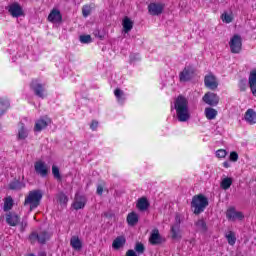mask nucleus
<instances>
[{"instance_id": "obj_13", "label": "nucleus", "mask_w": 256, "mask_h": 256, "mask_svg": "<svg viewBox=\"0 0 256 256\" xmlns=\"http://www.w3.org/2000/svg\"><path fill=\"white\" fill-rule=\"evenodd\" d=\"M49 125H51V119L47 117L40 118L35 122L34 131L39 133L43 131V129H46Z\"/></svg>"}, {"instance_id": "obj_42", "label": "nucleus", "mask_w": 256, "mask_h": 256, "mask_svg": "<svg viewBox=\"0 0 256 256\" xmlns=\"http://www.w3.org/2000/svg\"><path fill=\"white\" fill-rule=\"evenodd\" d=\"M216 157H218V159H225V157H227V151L224 149L216 151Z\"/></svg>"}, {"instance_id": "obj_9", "label": "nucleus", "mask_w": 256, "mask_h": 256, "mask_svg": "<svg viewBox=\"0 0 256 256\" xmlns=\"http://www.w3.org/2000/svg\"><path fill=\"white\" fill-rule=\"evenodd\" d=\"M204 85L208 89H211V91H215L217 87H219V82L217 81V77L213 74H208L204 78Z\"/></svg>"}, {"instance_id": "obj_11", "label": "nucleus", "mask_w": 256, "mask_h": 256, "mask_svg": "<svg viewBox=\"0 0 256 256\" xmlns=\"http://www.w3.org/2000/svg\"><path fill=\"white\" fill-rule=\"evenodd\" d=\"M49 237H51V235L47 232H40L39 234H37V232H33L29 239L31 243H35V241H38V243H45L49 240Z\"/></svg>"}, {"instance_id": "obj_18", "label": "nucleus", "mask_w": 256, "mask_h": 256, "mask_svg": "<svg viewBox=\"0 0 256 256\" xmlns=\"http://www.w3.org/2000/svg\"><path fill=\"white\" fill-rule=\"evenodd\" d=\"M19 221H21V219L16 213L9 212L6 214V223H8L10 227H17V225H19Z\"/></svg>"}, {"instance_id": "obj_50", "label": "nucleus", "mask_w": 256, "mask_h": 256, "mask_svg": "<svg viewBox=\"0 0 256 256\" xmlns=\"http://www.w3.org/2000/svg\"><path fill=\"white\" fill-rule=\"evenodd\" d=\"M29 256H35V254H30Z\"/></svg>"}, {"instance_id": "obj_10", "label": "nucleus", "mask_w": 256, "mask_h": 256, "mask_svg": "<svg viewBox=\"0 0 256 256\" xmlns=\"http://www.w3.org/2000/svg\"><path fill=\"white\" fill-rule=\"evenodd\" d=\"M8 12L13 17H23L25 15V12H23V7H21L17 2H14L8 6Z\"/></svg>"}, {"instance_id": "obj_5", "label": "nucleus", "mask_w": 256, "mask_h": 256, "mask_svg": "<svg viewBox=\"0 0 256 256\" xmlns=\"http://www.w3.org/2000/svg\"><path fill=\"white\" fill-rule=\"evenodd\" d=\"M30 89L34 92L36 97L45 99V86L39 82V80H32L30 83Z\"/></svg>"}, {"instance_id": "obj_40", "label": "nucleus", "mask_w": 256, "mask_h": 256, "mask_svg": "<svg viewBox=\"0 0 256 256\" xmlns=\"http://www.w3.org/2000/svg\"><path fill=\"white\" fill-rule=\"evenodd\" d=\"M82 13L84 17H89V15H91V6L89 5L83 6Z\"/></svg>"}, {"instance_id": "obj_6", "label": "nucleus", "mask_w": 256, "mask_h": 256, "mask_svg": "<svg viewBox=\"0 0 256 256\" xmlns=\"http://www.w3.org/2000/svg\"><path fill=\"white\" fill-rule=\"evenodd\" d=\"M226 217L228 221H243V219H245V215H243V212L236 211L234 207H230L227 209Z\"/></svg>"}, {"instance_id": "obj_3", "label": "nucleus", "mask_w": 256, "mask_h": 256, "mask_svg": "<svg viewBox=\"0 0 256 256\" xmlns=\"http://www.w3.org/2000/svg\"><path fill=\"white\" fill-rule=\"evenodd\" d=\"M209 205V200L203 194L195 195L192 198L191 208L195 215H201Z\"/></svg>"}, {"instance_id": "obj_17", "label": "nucleus", "mask_w": 256, "mask_h": 256, "mask_svg": "<svg viewBox=\"0 0 256 256\" xmlns=\"http://www.w3.org/2000/svg\"><path fill=\"white\" fill-rule=\"evenodd\" d=\"M244 121L248 125H256V111L253 109H248L244 114Z\"/></svg>"}, {"instance_id": "obj_12", "label": "nucleus", "mask_w": 256, "mask_h": 256, "mask_svg": "<svg viewBox=\"0 0 256 256\" xmlns=\"http://www.w3.org/2000/svg\"><path fill=\"white\" fill-rule=\"evenodd\" d=\"M34 169L40 177H47L49 174V166H47L43 161H37L34 164Z\"/></svg>"}, {"instance_id": "obj_31", "label": "nucleus", "mask_w": 256, "mask_h": 256, "mask_svg": "<svg viewBox=\"0 0 256 256\" xmlns=\"http://www.w3.org/2000/svg\"><path fill=\"white\" fill-rule=\"evenodd\" d=\"M225 237L229 245L233 246L237 243V236H235V232L229 231L225 234Z\"/></svg>"}, {"instance_id": "obj_15", "label": "nucleus", "mask_w": 256, "mask_h": 256, "mask_svg": "<svg viewBox=\"0 0 256 256\" xmlns=\"http://www.w3.org/2000/svg\"><path fill=\"white\" fill-rule=\"evenodd\" d=\"M48 21L50 23H61L63 21V16L61 15V11L57 8H53L48 15Z\"/></svg>"}, {"instance_id": "obj_34", "label": "nucleus", "mask_w": 256, "mask_h": 256, "mask_svg": "<svg viewBox=\"0 0 256 256\" xmlns=\"http://www.w3.org/2000/svg\"><path fill=\"white\" fill-rule=\"evenodd\" d=\"M221 20L223 21V23H233V12H224L221 15Z\"/></svg>"}, {"instance_id": "obj_38", "label": "nucleus", "mask_w": 256, "mask_h": 256, "mask_svg": "<svg viewBox=\"0 0 256 256\" xmlns=\"http://www.w3.org/2000/svg\"><path fill=\"white\" fill-rule=\"evenodd\" d=\"M52 175L54 178L57 179V181H61L62 177H61V173L59 171V167L53 165L52 166Z\"/></svg>"}, {"instance_id": "obj_44", "label": "nucleus", "mask_w": 256, "mask_h": 256, "mask_svg": "<svg viewBox=\"0 0 256 256\" xmlns=\"http://www.w3.org/2000/svg\"><path fill=\"white\" fill-rule=\"evenodd\" d=\"M94 36L97 37L98 39H101V41H103L105 39V36L103 34H101V32L99 30L94 31Z\"/></svg>"}, {"instance_id": "obj_32", "label": "nucleus", "mask_w": 256, "mask_h": 256, "mask_svg": "<svg viewBox=\"0 0 256 256\" xmlns=\"http://www.w3.org/2000/svg\"><path fill=\"white\" fill-rule=\"evenodd\" d=\"M114 95H115L118 103H121V104L125 103V92H123V90H121L119 88L116 89L114 91Z\"/></svg>"}, {"instance_id": "obj_39", "label": "nucleus", "mask_w": 256, "mask_h": 256, "mask_svg": "<svg viewBox=\"0 0 256 256\" xmlns=\"http://www.w3.org/2000/svg\"><path fill=\"white\" fill-rule=\"evenodd\" d=\"M134 249L138 255H143V253H145V246L142 243H136Z\"/></svg>"}, {"instance_id": "obj_41", "label": "nucleus", "mask_w": 256, "mask_h": 256, "mask_svg": "<svg viewBox=\"0 0 256 256\" xmlns=\"http://www.w3.org/2000/svg\"><path fill=\"white\" fill-rule=\"evenodd\" d=\"M93 39L91 38V35H82L80 36V42L81 43H92Z\"/></svg>"}, {"instance_id": "obj_37", "label": "nucleus", "mask_w": 256, "mask_h": 256, "mask_svg": "<svg viewBox=\"0 0 256 256\" xmlns=\"http://www.w3.org/2000/svg\"><path fill=\"white\" fill-rule=\"evenodd\" d=\"M231 185H233V179L231 178H224L221 182V187L227 191V189H229V187H231Z\"/></svg>"}, {"instance_id": "obj_29", "label": "nucleus", "mask_w": 256, "mask_h": 256, "mask_svg": "<svg viewBox=\"0 0 256 256\" xmlns=\"http://www.w3.org/2000/svg\"><path fill=\"white\" fill-rule=\"evenodd\" d=\"M25 183L19 181V180H14L9 184V189L12 191H19L21 189H24Z\"/></svg>"}, {"instance_id": "obj_36", "label": "nucleus", "mask_w": 256, "mask_h": 256, "mask_svg": "<svg viewBox=\"0 0 256 256\" xmlns=\"http://www.w3.org/2000/svg\"><path fill=\"white\" fill-rule=\"evenodd\" d=\"M57 201L63 206L65 207V205H67V203H69V197H67V195H65L64 193H59L57 195Z\"/></svg>"}, {"instance_id": "obj_2", "label": "nucleus", "mask_w": 256, "mask_h": 256, "mask_svg": "<svg viewBox=\"0 0 256 256\" xmlns=\"http://www.w3.org/2000/svg\"><path fill=\"white\" fill-rule=\"evenodd\" d=\"M43 199V192L41 190H32L25 197L24 207H29L30 211L37 209Z\"/></svg>"}, {"instance_id": "obj_1", "label": "nucleus", "mask_w": 256, "mask_h": 256, "mask_svg": "<svg viewBox=\"0 0 256 256\" xmlns=\"http://www.w3.org/2000/svg\"><path fill=\"white\" fill-rule=\"evenodd\" d=\"M174 108L176 111V116L180 123H186L191 119V112L189 111V100L184 96H178L174 101Z\"/></svg>"}, {"instance_id": "obj_33", "label": "nucleus", "mask_w": 256, "mask_h": 256, "mask_svg": "<svg viewBox=\"0 0 256 256\" xmlns=\"http://www.w3.org/2000/svg\"><path fill=\"white\" fill-rule=\"evenodd\" d=\"M29 133L27 132V129H25V125L20 124V128L18 130V139L24 140L27 139Z\"/></svg>"}, {"instance_id": "obj_30", "label": "nucleus", "mask_w": 256, "mask_h": 256, "mask_svg": "<svg viewBox=\"0 0 256 256\" xmlns=\"http://www.w3.org/2000/svg\"><path fill=\"white\" fill-rule=\"evenodd\" d=\"M125 241H126L125 237L123 236L117 237L112 243L113 249H121V247L125 245Z\"/></svg>"}, {"instance_id": "obj_35", "label": "nucleus", "mask_w": 256, "mask_h": 256, "mask_svg": "<svg viewBox=\"0 0 256 256\" xmlns=\"http://www.w3.org/2000/svg\"><path fill=\"white\" fill-rule=\"evenodd\" d=\"M13 209V198L8 196L4 200V211H11Z\"/></svg>"}, {"instance_id": "obj_14", "label": "nucleus", "mask_w": 256, "mask_h": 256, "mask_svg": "<svg viewBox=\"0 0 256 256\" xmlns=\"http://www.w3.org/2000/svg\"><path fill=\"white\" fill-rule=\"evenodd\" d=\"M85 205H87V198L85 196L76 194L75 200L72 204L73 209L79 211V209H85Z\"/></svg>"}, {"instance_id": "obj_21", "label": "nucleus", "mask_w": 256, "mask_h": 256, "mask_svg": "<svg viewBox=\"0 0 256 256\" xmlns=\"http://www.w3.org/2000/svg\"><path fill=\"white\" fill-rule=\"evenodd\" d=\"M249 86L251 93L256 97V70H252L249 75Z\"/></svg>"}, {"instance_id": "obj_23", "label": "nucleus", "mask_w": 256, "mask_h": 256, "mask_svg": "<svg viewBox=\"0 0 256 256\" xmlns=\"http://www.w3.org/2000/svg\"><path fill=\"white\" fill-rule=\"evenodd\" d=\"M11 107V103L9 102V99L6 97L0 98V117H3L5 113H7V109Z\"/></svg>"}, {"instance_id": "obj_24", "label": "nucleus", "mask_w": 256, "mask_h": 256, "mask_svg": "<svg viewBox=\"0 0 256 256\" xmlns=\"http://www.w3.org/2000/svg\"><path fill=\"white\" fill-rule=\"evenodd\" d=\"M204 115L208 121H213V119H216L218 112L212 107H207L204 110Z\"/></svg>"}, {"instance_id": "obj_48", "label": "nucleus", "mask_w": 256, "mask_h": 256, "mask_svg": "<svg viewBox=\"0 0 256 256\" xmlns=\"http://www.w3.org/2000/svg\"><path fill=\"white\" fill-rule=\"evenodd\" d=\"M223 167H225L226 169H229V167H231V164L229 162H224Z\"/></svg>"}, {"instance_id": "obj_46", "label": "nucleus", "mask_w": 256, "mask_h": 256, "mask_svg": "<svg viewBox=\"0 0 256 256\" xmlns=\"http://www.w3.org/2000/svg\"><path fill=\"white\" fill-rule=\"evenodd\" d=\"M126 256H137V252L135 250H128Z\"/></svg>"}, {"instance_id": "obj_25", "label": "nucleus", "mask_w": 256, "mask_h": 256, "mask_svg": "<svg viewBox=\"0 0 256 256\" xmlns=\"http://www.w3.org/2000/svg\"><path fill=\"white\" fill-rule=\"evenodd\" d=\"M136 207L137 209H139V211H147V209H149V201L147 200V198L142 197L138 199Z\"/></svg>"}, {"instance_id": "obj_22", "label": "nucleus", "mask_w": 256, "mask_h": 256, "mask_svg": "<svg viewBox=\"0 0 256 256\" xmlns=\"http://www.w3.org/2000/svg\"><path fill=\"white\" fill-rule=\"evenodd\" d=\"M70 245L75 251H81V249H83V242L79 239V236H72L70 239Z\"/></svg>"}, {"instance_id": "obj_8", "label": "nucleus", "mask_w": 256, "mask_h": 256, "mask_svg": "<svg viewBox=\"0 0 256 256\" xmlns=\"http://www.w3.org/2000/svg\"><path fill=\"white\" fill-rule=\"evenodd\" d=\"M202 100L206 105H210V107H217V105H219V97L213 92H207Z\"/></svg>"}, {"instance_id": "obj_27", "label": "nucleus", "mask_w": 256, "mask_h": 256, "mask_svg": "<svg viewBox=\"0 0 256 256\" xmlns=\"http://www.w3.org/2000/svg\"><path fill=\"white\" fill-rule=\"evenodd\" d=\"M195 227L199 233H207V222H205L203 219L196 221Z\"/></svg>"}, {"instance_id": "obj_7", "label": "nucleus", "mask_w": 256, "mask_h": 256, "mask_svg": "<svg viewBox=\"0 0 256 256\" xmlns=\"http://www.w3.org/2000/svg\"><path fill=\"white\" fill-rule=\"evenodd\" d=\"M195 77V70L191 66H187L183 69L179 74V79L182 83H186L187 81H191V79Z\"/></svg>"}, {"instance_id": "obj_19", "label": "nucleus", "mask_w": 256, "mask_h": 256, "mask_svg": "<svg viewBox=\"0 0 256 256\" xmlns=\"http://www.w3.org/2000/svg\"><path fill=\"white\" fill-rule=\"evenodd\" d=\"M172 239L179 240L183 237L181 233V222L177 221L174 225L171 226Z\"/></svg>"}, {"instance_id": "obj_20", "label": "nucleus", "mask_w": 256, "mask_h": 256, "mask_svg": "<svg viewBox=\"0 0 256 256\" xmlns=\"http://www.w3.org/2000/svg\"><path fill=\"white\" fill-rule=\"evenodd\" d=\"M149 242L151 243V245H159L163 243V238L161 237V234H159L158 229L152 230V233L149 238Z\"/></svg>"}, {"instance_id": "obj_47", "label": "nucleus", "mask_w": 256, "mask_h": 256, "mask_svg": "<svg viewBox=\"0 0 256 256\" xmlns=\"http://www.w3.org/2000/svg\"><path fill=\"white\" fill-rule=\"evenodd\" d=\"M97 193H98V195H103V186L99 185L97 187Z\"/></svg>"}, {"instance_id": "obj_4", "label": "nucleus", "mask_w": 256, "mask_h": 256, "mask_svg": "<svg viewBox=\"0 0 256 256\" xmlns=\"http://www.w3.org/2000/svg\"><path fill=\"white\" fill-rule=\"evenodd\" d=\"M229 47H230L231 53H234V54L241 53V49L243 47V40L238 34H235L234 36L231 37L229 41Z\"/></svg>"}, {"instance_id": "obj_26", "label": "nucleus", "mask_w": 256, "mask_h": 256, "mask_svg": "<svg viewBox=\"0 0 256 256\" xmlns=\"http://www.w3.org/2000/svg\"><path fill=\"white\" fill-rule=\"evenodd\" d=\"M127 223L131 227H134V225H137L139 223V215L135 212H131L127 216Z\"/></svg>"}, {"instance_id": "obj_49", "label": "nucleus", "mask_w": 256, "mask_h": 256, "mask_svg": "<svg viewBox=\"0 0 256 256\" xmlns=\"http://www.w3.org/2000/svg\"><path fill=\"white\" fill-rule=\"evenodd\" d=\"M25 227H27V221H22V230L25 229Z\"/></svg>"}, {"instance_id": "obj_43", "label": "nucleus", "mask_w": 256, "mask_h": 256, "mask_svg": "<svg viewBox=\"0 0 256 256\" xmlns=\"http://www.w3.org/2000/svg\"><path fill=\"white\" fill-rule=\"evenodd\" d=\"M239 160V154L237 152H231L230 153V161H233L234 163Z\"/></svg>"}, {"instance_id": "obj_45", "label": "nucleus", "mask_w": 256, "mask_h": 256, "mask_svg": "<svg viewBox=\"0 0 256 256\" xmlns=\"http://www.w3.org/2000/svg\"><path fill=\"white\" fill-rule=\"evenodd\" d=\"M99 123L97 121H93L90 125V129H92V131H95V129H97Z\"/></svg>"}, {"instance_id": "obj_16", "label": "nucleus", "mask_w": 256, "mask_h": 256, "mask_svg": "<svg viewBox=\"0 0 256 256\" xmlns=\"http://www.w3.org/2000/svg\"><path fill=\"white\" fill-rule=\"evenodd\" d=\"M163 9H165V6L161 3H151L148 6L150 15H161V13H163Z\"/></svg>"}, {"instance_id": "obj_28", "label": "nucleus", "mask_w": 256, "mask_h": 256, "mask_svg": "<svg viewBox=\"0 0 256 256\" xmlns=\"http://www.w3.org/2000/svg\"><path fill=\"white\" fill-rule=\"evenodd\" d=\"M123 31L124 33H129L131 29H133V22L129 17H124L122 21Z\"/></svg>"}]
</instances>
